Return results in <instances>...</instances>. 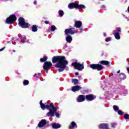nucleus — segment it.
Segmentation results:
<instances>
[{"label":"nucleus","instance_id":"obj_1","mask_svg":"<svg viewBox=\"0 0 129 129\" xmlns=\"http://www.w3.org/2000/svg\"><path fill=\"white\" fill-rule=\"evenodd\" d=\"M52 63H56L55 67L56 68H60L58 70L59 72H61L64 70L66 65H68V61L65 59V57L63 56H54L52 59Z\"/></svg>","mask_w":129,"mask_h":129},{"label":"nucleus","instance_id":"obj_2","mask_svg":"<svg viewBox=\"0 0 129 129\" xmlns=\"http://www.w3.org/2000/svg\"><path fill=\"white\" fill-rule=\"evenodd\" d=\"M50 107H51V109L49 108V112L46 114L47 116H54L55 114L56 117H59L60 115L59 113L56 112V111H57V109L52 103L50 104Z\"/></svg>","mask_w":129,"mask_h":129},{"label":"nucleus","instance_id":"obj_3","mask_svg":"<svg viewBox=\"0 0 129 129\" xmlns=\"http://www.w3.org/2000/svg\"><path fill=\"white\" fill-rule=\"evenodd\" d=\"M69 9H85V6L83 5H78L76 3H71L68 6Z\"/></svg>","mask_w":129,"mask_h":129},{"label":"nucleus","instance_id":"obj_4","mask_svg":"<svg viewBox=\"0 0 129 129\" xmlns=\"http://www.w3.org/2000/svg\"><path fill=\"white\" fill-rule=\"evenodd\" d=\"M19 26L20 27H21V28L26 29V28H28V27H29V24L27 23H26L25 19L22 17L19 19Z\"/></svg>","mask_w":129,"mask_h":129},{"label":"nucleus","instance_id":"obj_5","mask_svg":"<svg viewBox=\"0 0 129 129\" xmlns=\"http://www.w3.org/2000/svg\"><path fill=\"white\" fill-rule=\"evenodd\" d=\"M17 17L15 15H11L6 19L7 24H13L16 22Z\"/></svg>","mask_w":129,"mask_h":129},{"label":"nucleus","instance_id":"obj_6","mask_svg":"<svg viewBox=\"0 0 129 129\" xmlns=\"http://www.w3.org/2000/svg\"><path fill=\"white\" fill-rule=\"evenodd\" d=\"M90 67L92 68V69H96L98 71H101L102 69H103V67L99 64H93L90 65Z\"/></svg>","mask_w":129,"mask_h":129},{"label":"nucleus","instance_id":"obj_7","mask_svg":"<svg viewBox=\"0 0 129 129\" xmlns=\"http://www.w3.org/2000/svg\"><path fill=\"white\" fill-rule=\"evenodd\" d=\"M72 66H74L75 69L81 71L84 68L83 64L78 63L77 62H74L72 64Z\"/></svg>","mask_w":129,"mask_h":129},{"label":"nucleus","instance_id":"obj_8","mask_svg":"<svg viewBox=\"0 0 129 129\" xmlns=\"http://www.w3.org/2000/svg\"><path fill=\"white\" fill-rule=\"evenodd\" d=\"M51 66H52V62L51 61H46L44 62L43 67V69L46 70V73H48V71L51 69Z\"/></svg>","mask_w":129,"mask_h":129},{"label":"nucleus","instance_id":"obj_9","mask_svg":"<svg viewBox=\"0 0 129 129\" xmlns=\"http://www.w3.org/2000/svg\"><path fill=\"white\" fill-rule=\"evenodd\" d=\"M40 105L41 106L42 109H43V110L44 109H45V108L49 109V110H50V108L52 109V108L51 107V104H50V105H45V104H43V103L42 102V101H40Z\"/></svg>","mask_w":129,"mask_h":129},{"label":"nucleus","instance_id":"obj_10","mask_svg":"<svg viewBox=\"0 0 129 129\" xmlns=\"http://www.w3.org/2000/svg\"><path fill=\"white\" fill-rule=\"evenodd\" d=\"M65 33L67 35L68 34H71V35H73V34H75V30L74 28H72L71 29H67L65 30Z\"/></svg>","mask_w":129,"mask_h":129},{"label":"nucleus","instance_id":"obj_11","mask_svg":"<svg viewBox=\"0 0 129 129\" xmlns=\"http://www.w3.org/2000/svg\"><path fill=\"white\" fill-rule=\"evenodd\" d=\"M46 124H47V121L45 119H42L38 123V127H43Z\"/></svg>","mask_w":129,"mask_h":129},{"label":"nucleus","instance_id":"obj_12","mask_svg":"<svg viewBox=\"0 0 129 129\" xmlns=\"http://www.w3.org/2000/svg\"><path fill=\"white\" fill-rule=\"evenodd\" d=\"M85 100V97L84 95H81L77 98L78 102H82Z\"/></svg>","mask_w":129,"mask_h":129},{"label":"nucleus","instance_id":"obj_13","mask_svg":"<svg viewBox=\"0 0 129 129\" xmlns=\"http://www.w3.org/2000/svg\"><path fill=\"white\" fill-rule=\"evenodd\" d=\"M100 129H108V124L102 123L99 125Z\"/></svg>","mask_w":129,"mask_h":129},{"label":"nucleus","instance_id":"obj_14","mask_svg":"<svg viewBox=\"0 0 129 129\" xmlns=\"http://www.w3.org/2000/svg\"><path fill=\"white\" fill-rule=\"evenodd\" d=\"M81 89V87L79 86H76L72 87V90L74 92H75V91H78Z\"/></svg>","mask_w":129,"mask_h":129},{"label":"nucleus","instance_id":"obj_15","mask_svg":"<svg viewBox=\"0 0 129 129\" xmlns=\"http://www.w3.org/2000/svg\"><path fill=\"white\" fill-rule=\"evenodd\" d=\"M75 26L76 28H80L82 26V23L81 21H76Z\"/></svg>","mask_w":129,"mask_h":129},{"label":"nucleus","instance_id":"obj_16","mask_svg":"<svg viewBox=\"0 0 129 129\" xmlns=\"http://www.w3.org/2000/svg\"><path fill=\"white\" fill-rule=\"evenodd\" d=\"M86 99H87V100H93L94 99V97H93V95H88L86 96Z\"/></svg>","mask_w":129,"mask_h":129},{"label":"nucleus","instance_id":"obj_17","mask_svg":"<svg viewBox=\"0 0 129 129\" xmlns=\"http://www.w3.org/2000/svg\"><path fill=\"white\" fill-rule=\"evenodd\" d=\"M75 126L77 127L76 123H75V122H74V121H73V122H72L71 124L70 125L69 128L73 129V128H74V127H75Z\"/></svg>","mask_w":129,"mask_h":129},{"label":"nucleus","instance_id":"obj_18","mask_svg":"<svg viewBox=\"0 0 129 129\" xmlns=\"http://www.w3.org/2000/svg\"><path fill=\"white\" fill-rule=\"evenodd\" d=\"M52 127L53 128H59V127H61V125H60L59 124H52Z\"/></svg>","mask_w":129,"mask_h":129},{"label":"nucleus","instance_id":"obj_19","mask_svg":"<svg viewBox=\"0 0 129 129\" xmlns=\"http://www.w3.org/2000/svg\"><path fill=\"white\" fill-rule=\"evenodd\" d=\"M66 41L68 43H71V42L72 41V37L69 35L67 36L66 37Z\"/></svg>","mask_w":129,"mask_h":129},{"label":"nucleus","instance_id":"obj_20","mask_svg":"<svg viewBox=\"0 0 129 129\" xmlns=\"http://www.w3.org/2000/svg\"><path fill=\"white\" fill-rule=\"evenodd\" d=\"M114 37H115V38L117 39V40H119V39H120V36H119V33H117V32H116L115 34H114Z\"/></svg>","mask_w":129,"mask_h":129},{"label":"nucleus","instance_id":"obj_21","mask_svg":"<svg viewBox=\"0 0 129 129\" xmlns=\"http://www.w3.org/2000/svg\"><path fill=\"white\" fill-rule=\"evenodd\" d=\"M100 63L102 65H108L109 64L108 61H106V60H102L100 61Z\"/></svg>","mask_w":129,"mask_h":129},{"label":"nucleus","instance_id":"obj_22","mask_svg":"<svg viewBox=\"0 0 129 129\" xmlns=\"http://www.w3.org/2000/svg\"><path fill=\"white\" fill-rule=\"evenodd\" d=\"M32 32H37V31H38V28H37V26L36 25H33L32 26Z\"/></svg>","mask_w":129,"mask_h":129},{"label":"nucleus","instance_id":"obj_23","mask_svg":"<svg viewBox=\"0 0 129 129\" xmlns=\"http://www.w3.org/2000/svg\"><path fill=\"white\" fill-rule=\"evenodd\" d=\"M48 57L44 56V57L40 58V60L41 62H45V61H47Z\"/></svg>","mask_w":129,"mask_h":129},{"label":"nucleus","instance_id":"obj_24","mask_svg":"<svg viewBox=\"0 0 129 129\" xmlns=\"http://www.w3.org/2000/svg\"><path fill=\"white\" fill-rule=\"evenodd\" d=\"M72 82L74 83L75 85L78 83V80L77 79H74L72 80Z\"/></svg>","mask_w":129,"mask_h":129},{"label":"nucleus","instance_id":"obj_25","mask_svg":"<svg viewBox=\"0 0 129 129\" xmlns=\"http://www.w3.org/2000/svg\"><path fill=\"white\" fill-rule=\"evenodd\" d=\"M124 118H125V119H129V115L127 114H126L124 115Z\"/></svg>","mask_w":129,"mask_h":129},{"label":"nucleus","instance_id":"obj_26","mask_svg":"<svg viewBox=\"0 0 129 129\" xmlns=\"http://www.w3.org/2000/svg\"><path fill=\"white\" fill-rule=\"evenodd\" d=\"M113 109H114L115 111L118 110V107L117 106H116V105H114V106H113Z\"/></svg>","mask_w":129,"mask_h":129},{"label":"nucleus","instance_id":"obj_27","mask_svg":"<svg viewBox=\"0 0 129 129\" xmlns=\"http://www.w3.org/2000/svg\"><path fill=\"white\" fill-rule=\"evenodd\" d=\"M29 84V81L28 80H25L24 82V85H28Z\"/></svg>","mask_w":129,"mask_h":129},{"label":"nucleus","instance_id":"obj_28","mask_svg":"<svg viewBox=\"0 0 129 129\" xmlns=\"http://www.w3.org/2000/svg\"><path fill=\"white\" fill-rule=\"evenodd\" d=\"M55 30H56V27L54 25H52L51 26V31H55Z\"/></svg>","mask_w":129,"mask_h":129},{"label":"nucleus","instance_id":"obj_29","mask_svg":"<svg viewBox=\"0 0 129 129\" xmlns=\"http://www.w3.org/2000/svg\"><path fill=\"white\" fill-rule=\"evenodd\" d=\"M111 40V38L110 37H107L106 39H105V41L106 42H109V41H110Z\"/></svg>","mask_w":129,"mask_h":129},{"label":"nucleus","instance_id":"obj_30","mask_svg":"<svg viewBox=\"0 0 129 129\" xmlns=\"http://www.w3.org/2000/svg\"><path fill=\"white\" fill-rule=\"evenodd\" d=\"M118 114H119L120 115H121L122 114H123V113L122 112V111L118 110Z\"/></svg>","mask_w":129,"mask_h":129},{"label":"nucleus","instance_id":"obj_31","mask_svg":"<svg viewBox=\"0 0 129 129\" xmlns=\"http://www.w3.org/2000/svg\"><path fill=\"white\" fill-rule=\"evenodd\" d=\"M59 15L60 16H63L64 15V12L63 11H59Z\"/></svg>","mask_w":129,"mask_h":129},{"label":"nucleus","instance_id":"obj_32","mask_svg":"<svg viewBox=\"0 0 129 129\" xmlns=\"http://www.w3.org/2000/svg\"><path fill=\"white\" fill-rule=\"evenodd\" d=\"M120 32V28H118L116 30V33H118V34Z\"/></svg>","mask_w":129,"mask_h":129},{"label":"nucleus","instance_id":"obj_33","mask_svg":"<svg viewBox=\"0 0 129 129\" xmlns=\"http://www.w3.org/2000/svg\"><path fill=\"white\" fill-rule=\"evenodd\" d=\"M26 37H24V39L21 40L22 43H24V42H25V40H26Z\"/></svg>","mask_w":129,"mask_h":129},{"label":"nucleus","instance_id":"obj_34","mask_svg":"<svg viewBox=\"0 0 129 129\" xmlns=\"http://www.w3.org/2000/svg\"><path fill=\"white\" fill-rule=\"evenodd\" d=\"M4 50H5V47L2 48L0 49V52H2V51H4Z\"/></svg>","mask_w":129,"mask_h":129},{"label":"nucleus","instance_id":"obj_35","mask_svg":"<svg viewBox=\"0 0 129 129\" xmlns=\"http://www.w3.org/2000/svg\"><path fill=\"white\" fill-rule=\"evenodd\" d=\"M111 127H114V124L112 123V124H111Z\"/></svg>","mask_w":129,"mask_h":129},{"label":"nucleus","instance_id":"obj_36","mask_svg":"<svg viewBox=\"0 0 129 129\" xmlns=\"http://www.w3.org/2000/svg\"><path fill=\"white\" fill-rule=\"evenodd\" d=\"M45 24H49V21H45Z\"/></svg>","mask_w":129,"mask_h":129},{"label":"nucleus","instance_id":"obj_37","mask_svg":"<svg viewBox=\"0 0 129 129\" xmlns=\"http://www.w3.org/2000/svg\"><path fill=\"white\" fill-rule=\"evenodd\" d=\"M79 75V73H75V75H76V76H78V75Z\"/></svg>","mask_w":129,"mask_h":129},{"label":"nucleus","instance_id":"obj_38","mask_svg":"<svg viewBox=\"0 0 129 129\" xmlns=\"http://www.w3.org/2000/svg\"><path fill=\"white\" fill-rule=\"evenodd\" d=\"M120 76H121V75H122L123 76H124V74L121 73L120 74Z\"/></svg>","mask_w":129,"mask_h":129},{"label":"nucleus","instance_id":"obj_39","mask_svg":"<svg viewBox=\"0 0 129 129\" xmlns=\"http://www.w3.org/2000/svg\"><path fill=\"white\" fill-rule=\"evenodd\" d=\"M34 5H36L37 4V1H34Z\"/></svg>","mask_w":129,"mask_h":129},{"label":"nucleus","instance_id":"obj_40","mask_svg":"<svg viewBox=\"0 0 129 129\" xmlns=\"http://www.w3.org/2000/svg\"><path fill=\"white\" fill-rule=\"evenodd\" d=\"M120 72V70H119V71H117V73L118 74V73H119Z\"/></svg>","mask_w":129,"mask_h":129},{"label":"nucleus","instance_id":"obj_41","mask_svg":"<svg viewBox=\"0 0 129 129\" xmlns=\"http://www.w3.org/2000/svg\"><path fill=\"white\" fill-rule=\"evenodd\" d=\"M102 7H103V8H105V6L102 5Z\"/></svg>","mask_w":129,"mask_h":129},{"label":"nucleus","instance_id":"obj_42","mask_svg":"<svg viewBox=\"0 0 129 129\" xmlns=\"http://www.w3.org/2000/svg\"><path fill=\"white\" fill-rule=\"evenodd\" d=\"M104 36L105 37L106 36V34L104 33Z\"/></svg>","mask_w":129,"mask_h":129}]
</instances>
